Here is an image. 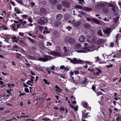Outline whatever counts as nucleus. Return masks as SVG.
Listing matches in <instances>:
<instances>
[{"label": "nucleus", "instance_id": "nucleus-7", "mask_svg": "<svg viewBox=\"0 0 121 121\" xmlns=\"http://www.w3.org/2000/svg\"><path fill=\"white\" fill-rule=\"evenodd\" d=\"M73 22L72 23V24L74 27H78L80 25L81 22L78 21Z\"/></svg>", "mask_w": 121, "mask_h": 121}, {"label": "nucleus", "instance_id": "nucleus-37", "mask_svg": "<svg viewBox=\"0 0 121 121\" xmlns=\"http://www.w3.org/2000/svg\"><path fill=\"white\" fill-rule=\"evenodd\" d=\"M74 46L76 48H79L81 47V45L80 44L77 43Z\"/></svg>", "mask_w": 121, "mask_h": 121}, {"label": "nucleus", "instance_id": "nucleus-21", "mask_svg": "<svg viewBox=\"0 0 121 121\" xmlns=\"http://www.w3.org/2000/svg\"><path fill=\"white\" fill-rule=\"evenodd\" d=\"M84 10L85 11H92V9L90 8L87 7H85L84 8Z\"/></svg>", "mask_w": 121, "mask_h": 121}, {"label": "nucleus", "instance_id": "nucleus-39", "mask_svg": "<svg viewBox=\"0 0 121 121\" xmlns=\"http://www.w3.org/2000/svg\"><path fill=\"white\" fill-rule=\"evenodd\" d=\"M108 109L109 110V117H111V114L112 110V109L110 108H108Z\"/></svg>", "mask_w": 121, "mask_h": 121}, {"label": "nucleus", "instance_id": "nucleus-4", "mask_svg": "<svg viewBox=\"0 0 121 121\" xmlns=\"http://www.w3.org/2000/svg\"><path fill=\"white\" fill-rule=\"evenodd\" d=\"M100 68H98L96 67L95 69V72H94L93 73L94 74V75L99 76L100 75L99 73L101 74L102 73V71L100 69Z\"/></svg>", "mask_w": 121, "mask_h": 121}, {"label": "nucleus", "instance_id": "nucleus-43", "mask_svg": "<svg viewBox=\"0 0 121 121\" xmlns=\"http://www.w3.org/2000/svg\"><path fill=\"white\" fill-rule=\"evenodd\" d=\"M83 107L85 108H87V103L86 102L84 103L83 104Z\"/></svg>", "mask_w": 121, "mask_h": 121}, {"label": "nucleus", "instance_id": "nucleus-19", "mask_svg": "<svg viewBox=\"0 0 121 121\" xmlns=\"http://www.w3.org/2000/svg\"><path fill=\"white\" fill-rule=\"evenodd\" d=\"M74 8L76 9H83L82 7L80 5H77L74 6Z\"/></svg>", "mask_w": 121, "mask_h": 121}, {"label": "nucleus", "instance_id": "nucleus-30", "mask_svg": "<svg viewBox=\"0 0 121 121\" xmlns=\"http://www.w3.org/2000/svg\"><path fill=\"white\" fill-rule=\"evenodd\" d=\"M43 80L45 84L48 85L50 84V83L48 82V81L46 79H43Z\"/></svg>", "mask_w": 121, "mask_h": 121}, {"label": "nucleus", "instance_id": "nucleus-29", "mask_svg": "<svg viewBox=\"0 0 121 121\" xmlns=\"http://www.w3.org/2000/svg\"><path fill=\"white\" fill-rule=\"evenodd\" d=\"M0 85L1 86H0V87H3L5 86V85L4 84V82L3 81H0Z\"/></svg>", "mask_w": 121, "mask_h": 121}, {"label": "nucleus", "instance_id": "nucleus-47", "mask_svg": "<svg viewBox=\"0 0 121 121\" xmlns=\"http://www.w3.org/2000/svg\"><path fill=\"white\" fill-rule=\"evenodd\" d=\"M8 49L9 50H10L11 51H15V49H14V48H13V46L12 47H10L9 49Z\"/></svg>", "mask_w": 121, "mask_h": 121}, {"label": "nucleus", "instance_id": "nucleus-34", "mask_svg": "<svg viewBox=\"0 0 121 121\" xmlns=\"http://www.w3.org/2000/svg\"><path fill=\"white\" fill-rule=\"evenodd\" d=\"M0 27L1 28H3L4 30H7L8 29L7 27L5 26L4 25H2L1 26H0Z\"/></svg>", "mask_w": 121, "mask_h": 121}, {"label": "nucleus", "instance_id": "nucleus-10", "mask_svg": "<svg viewBox=\"0 0 121 121\" xmlns=\"http://www.w3.org/2000/svg\"><path fill=\"white\" fill-rule=\"evenodd\" d=\"M104 40L102 39H99L97 41L96 43L97 45H99L100 44H102L104 43Z\"/></svg>", "mask_w": 121, "mask_h": 121}, {"label": "nucleus", "instance_id": "nucleus-42", "mask_svg": "<svg viewBox=\"0 0 121 121\" xmlns=\"http://www.w3.org/2000/svg\"><path fill=\"white\" fill-rule=\"evenodd\" d=\"M13 46V48H14V49H15V51H16L17 52V48H18V47H17V45H15Z\"/></svg>", "mask_w": 121, "mask_h": 121}, {"label": "nucleus", "instance_id": "nucleus-59", "mask_svg": "<svg viewBox=\"0 0 121 121\" xmlns=\"http://www.w3.org/2000/svg\"><path fill=\"white\" fill-rule=\"evenodd\" d=\"M60 111H64L65 110V109H64L63 107L60 108Z\"/></svg>", "mask_w": 121, "mask_h": 121}, {"label": "nucleus", "instance_id": "nucleus-53", "mask_svg": "<svg viewBox=\"0 0 121 121\" xmlns=\"http://www.w3.org/2000/svg\"><path fill=\"white\" fill-rule=\"evenodd\" d=\"M73 72L75 74H79V72L78 70H74Z\"/></svg>", "mask_w": 121, "mask_h": 121}, {"label": "nucleus", "instance_id": "nucleus-16", "mask_svg": "<svg viewBox=\"0 0 121 121\" xmlns=\"http://www.w3.org/2000/svg\"><path fill=\"white\" fill-rule=\"evenodd\" d=\"M61 24V22L60 21H56L54 23V25L55 26L57 27L60 26Z\"/></svg>", "mask_w": 121, "mask_h": 121}, {"label": "nucleus", "instance_id": "nucleus-32", "mask_svg": "<svg viewBox=\"0 0 121 121\" xmlns=\"http://www.w3.org/2000/svg\"><path fill=\"white\" fill-rule=\"evenodd\" d=\"M16 54L17 55L16 57L17 58L19 59H21V57H22V55L21 54L17 53H16Z\"/></svg>", "mask_w": 121, "mask_h": 121}, {"label": "nucleus", "instance_id": "nucleus-2", "mask_svg": "<svg viewBox=\"0 0 121 121\" xmlns=\"http://www.w3.org/2000/svg\"><path fill=\"white\" fill-rule=\"evenodd\" d=\"M64 41L67 43L71 45H73L75 42L74 38L73 37H70L67 36L65 38Z\"/></svg>", "mask_w": 121, "mask_h": 121}, {"label": "nucleus", "instance_id": "nucleus-1", "mask_svg": "<svg viewBox=\"0 0 121 121\" xmlns=\"http://www.w3.org/2000/svg\"><path fill=\"white\" fill-rule=\"evenodd\" d=\"M52 59L51 56L47 55H44V57H39L38 59L39 60L43 62H46Z\"/></svg>", "mask_w": 121, "mask_h": 121}, {"label": "nucleus", "instance_id": "nucleus-52", "mask_svg": "<svg viewBox=\"0 0 121 121\" xmlns=\"http://www.w3.org/2000/svg\"><path fill=\"white\" fill-rule=\"evenodd\" d=\"M6 92H7L8 93V94H10L11 95H12V94L11 93V92L10 91V90H7Z\"/></svg>", "mask_w": 121, "mask_h": 121}, {"label": "nucleus", "instance_id": "nucleus-17", "mask_svg": "<svg viewBox=\"0 0 121 121\" xmlns=\"http://www.w3.org/2000/svg\"><path fill=\"white\" fill-rule=\"evenodd\" d=\"M83 50L84 51H83L82 50H79L78 51V52H85V51L88 52L90 51V50H89V49H87L86 48H84V49H83Z\"/></svg>", "mask_w": 121, "mask_h": 121}, {"label": "nucleus", "instance_id": "nucleus-14", "mask_svg": "<svg viewBox=\"0 0 121 121\" xmlns=\"http://www.w3.org/2000/svg\"><path fill=\"white\" fill-rule=\"evenodd\" d=\"M102 11L104 13H106L108 12V10L107 8L106 7H104L103 8Z\"/></svg>", "mask_w": 121, "mask_h": 121}, {"label": "nucleus", "instance_id": "nucleus-13", "mask_svg": "<svg viewBox=\"0 0 121 121\" xmlns=\"http://www.w3.org/2000/svg\"><path fill=\"white\" fill-rule=\"evenodd\" d=\"M79 40L81 42H84L85 39V37L84 35H82L79 38Z\"/></svg>", "mask_w": 121, "mask_h": 121}, {"label": "nucleus", "instance_id": "nucleus-38", "mask_svg": "<svg viewBox=\"0 0 121 121\" xmlns=\"http://www.w3.org/2000/svg\"><path fill=\"white\" fill-rule=\"evenodd\" d=\"M28 39L30 40L31 42L32 43H34L35 42V40L34 39H32L30 37H28L27 38Z\"/></svg>", "mask_w": 121, "mask_h": 121}, {"label": "nucleus", "instance_id": "nucleus-40", "mask_svg": "<svg viewBox=\"0 0 121 121\" xmlns=\"http://www.w3.org/2000/svg\"><path fill=\"white\" fill-rule=\"evenodd\" d=\"M17 2L21 4H23L22 1L21 0H15Z\"/></svg>", "mask_w": 121, "mask_h": 121}, {"label": "nucleus", "instance_id": "nucleus-56", "mask_svg": "<svg viewBox=\"0 0 121 121\" xmlns=\"http://www.w3.org/2000/svg\"><path fill=\"white\" fill-rule=\"evenodd\" d=\"M78 106H76L75 108L74 107V108H73V109H74V110L75 111H78Z\"/></svg>", "mask_w": 121, "mask_h": 121}, {"label": "nucleus", "instance_id": "nucleus-22", "mask_svg": "<svg viewBox=\"0 0 121 121\" xmlns=\"http://www.w3.org/2000/svg\"><path fill=\"white\" fill-rule=\"evenodd\" d=\"M84 27L87 29H89L91 27L90 25L88 23L84 24Z\"/></svg>", "mask_w": 121, "mask_h": 121}, {"label": "nucleus", "instance_id": "nucleus-50", "mask_svg": "<svg viewBox=\"0 0 121 121\" xmlns=\"http://www.w3.org/2000/svg\"><path fill=\"white\" fill-rule=\"evenodd\" d=\"M78 63H79V64H81L82 63H83L84 62L83 60H82L80 59H79V60H78Z\"/></svg>", "mask_w": 121, "mask_h": 121}, {"label": "nucleus", "instance_id": "nucleus-54", "mask_svg": "<svg viewBox=\"0 0 121 121\" xmlns=\"http://www.w3.org/2000/svg\"><path fill=\"white\" fill-rule=\"evenodd\" d=\"M79 2H80L79 4H82V3L83 2V3H84V0H78Z\"/></svg>", "mask_w": 121, "mask_h": 121}, {"label": "nucleus", "instance_id": "nucleus-28", "mask_svg": "<svg viewBox=\"0 0 121 121\" xmlns=\"http://www.w3.org/2000/svg\"><path fill=\"white\" fill-rule=\"evenodd\" d=\"M105 6V4L103 3H100L97 4L98 7L100 8H102Z\"/></svg>", "mask_w": 121, "mask_h": 121}, {"label": "nucleus", "instance_id": "nucleus-64", "mask_svg": "<svg viewBox=\"0 0 121 121\" xmlns=\"http://www.w3.org/2000/svg\"><path fill=\"white\" fill-rule=\"evenodd\" d=\"M64 70L65 71H68L69 70V69L68 67H66L65 68V67Z\"/></svg>", "mask_w": 121, "mask_h": 121}, {"label": "nucleus", "instance_id": "nucleus-26", "mask_svg": "<svg viewBox=\"0 0 121 121\" xmlns=\"http://www.w3.org/2000/svg\"><path fill=\"white\" fill-rule=\"evenodd\" d=\"M28 57L29 59L30 60H35L36 59L35 57L32 56L28 55Z\"/></svg>", "mask_w": 121, "mask_h": 121}, {"label": "nucleus", "instance_id": "nucleus-36", "mask_svg": "<svg viewBox=\"0 0 121 121\" xmlns=\"http://www.w3.org/2000/svg\"><path fill=\"white\" fill-rule=\"evenodd\" d=\"M119 17H117L114 19V22L115 23H116L119 20Z\"/></svg>", "mask_w": 121, "mask_h": 121}, {"label": "nucleus", "instance_id": "nucleus-12", "mask_svg": "<svg viewBox=\"0 0 121 121\" xmlns=\"http://www.w3.org/2000/svg\"><path fill=\"white\" fill-rule=\"evenodd\" d=\"M76 82L78 84H81L82 81V79L80 77L78 76L76 78Z\"/></svg>", "mask_w": 121, "mask_h": 121}, {"label": "nucleus", "instance_id": "nucleus-8", "mask_svg": "<svg viewBox=\"0 0 121 121\" xmlns=\"http://www.w3.org/2000/svg\"><path fill=\"white\" fill-rule=\"evenodd\" d=\"M10 36L11 37H10L11 39H13V42H15L16 43H17L18 39H17V37L15 36Z\"/></svg>", "mask_w": 121, "mask_h": 121}, {"label": "nucleus", "instance_id": "nucleus-27", "mask_svg": "<svg viewBox=\"0 0 121 121\" xmlns=\"http://www.w3.org/2000/svg\"><path fill=\"white\" fill-rule=\"evenodd\" d=\"M19 44L21 46H23L25 45V43L22 40H20L19 41Z\"/></svg>", "mask_w": 121, "mask_h": 121}, {"label": "nucleus", "instance_id": "nucleus-41", "mask_svg": "<svg viewBox=\"0 0 121 121\" xmlns=\"http://www.w3.org/2000/svg\"><path fill=\"white\" fill-rule=\"evenodd\" d=\"M51 2L52 4H55L57 2L56 0H51Z\"/></svg>", "mask_w": 121, "mask_h": 121}, {"label": "nucleus", "instance_id": "nucleus-9", "mask_svg": "<svg viewBox=\"0 0 121 121\" xmlns=\"http://www.w3.org/2000/svg\"><path fill=\"white\" fill-rule=\"evenodd\" d=\"M50 54L51 55L54 56L61 55V54L59 52H56L55 51L51 52H50Z\"/></svg>", "mask_w": 121, "mask_h": 121}, {"label": "nucleus", "instance_id": "nucleus-23", "mask_svg": "<svg viewBox=\"0 0 121 121\" xmlns=\"http://www.w3.org/2000/svg\"><path fill=\"white\" fill-rule=\"evenodd\" d=\"M12 30L14 31H16L17 30V29L16 28V25L14 23L13 24L12 26Z\"/></svg>", "mask_w": 121, "mask_h": 121}, {"label": "nucleus", "instance_id": "nucleus-55", "mask_svg": "<svg viewBox=\"0 0 121 121\" xmlns=\"http://www.w3.org/2000/svg\"><path fill=\"white\" fill-rule=\"evenodd\" d=\"M112 66H113V65L112 64H111L110 65H106V67L108 68H109L110 67H112Z\"/></svg>", "mask_w": 121, "mask_h": 121}, {"label": "nucleus", "instance_id": "nucleus-44", "mask_svg": "<svg viewBox=\"0 0 121 121\" xmlns=\"http://www.w3.org/2000/svg\"><path fill=\"white\" fill-rule=\"evenodd\" d=\"M97 95L98 96H99L100 95H102L103 93L101 91H99L97 93Z\"/></svg>", "mask_w": 121, "mask_h": 121}, {"label": "nucleus", "instance_id": "nucleus-35", "mask_svg": "<svg viewBox=\"0 0 121 121\" xmlns=\"http://www.w3.org/2000/svg\"><path fill=\"white\" fill-rule=\"evenodd\" d=\"M87 82V79L85 78H84L83 79V81L81 82V83L82 84H85Z\"/></svg>", "mask_w": 121, "mask_h": 121}, {"label": "nucleus", "instance_id": "nucleus-11", "mask_svg": "<svg viewBox=\"0 0 121 121\" xmlns=\"http://www.w3.org/2000/svg\"><path fill=\"white\" fill-rule=\"evenodd\" d=\"M111 30V29L108 27L107 28L103 30V32L106 35H108L109 34Z\"/></svg>", "mask_w": 121, "mask_h": 121}, {"label": "nucleus", "instance_id": "nucleus-51", "mask_svg": "<svg viewBox=\"0 0 121 121\" xmlns=\"http://www.w3.org/2000/svg\"><path fill=\"white\" fill-rule=\"evenodd\" d=\"M24 90L26 93H28L29 92V89L27 88H25L24 89Z\"/></svg>", "mask_w": 121, "mask_h": 121}, {"label": "nucleus", "instance_id": "nucleus-25", "mask_svg": "<svg viewBox=\"0 0 121 121\" xmlns=\"http://www.w3.org/2000/svg\"><path fill=\"white\" fill-rule=\"evenodd\" d=\"M57 9L59 10H61L62 8V6L60 4H58L57 6Z\"/></svg>", "mask_w": 121, "mask_h": 121}, {"label": "nucleus", "instance_id": "nucleus-33", "mask_svg": "<svg viewBox=\"0 0 121 121\" xmlns=\"http://www.w3.org/2000/svg\"><path fill=\"white\" fill-rule=\"evenodd\" d=\"M88 113H86L85 114L84 112H83L82 113V117H83V118L84 119H85L86 118V117L88 115Z\"/></svg>", "mask_w": 121, "mask_h": 121}, {"label": "nucleus", "instance_id": "nucleus-5", "mask_svg": "<svg viewBox=\"0 0 121 121\" xmlns=\"http://www.w3.org/2000/svg\"><path fill=\"white\" fill-rule=\"evenodd\" d=\"M67 59L70 60L71 62L74 64H79V63H78V60L75 58H73V59H71L70 58H68Z\"/></svg>", "mask_w": 121, "mask_h": 121}, {"label": "nucleus", "instance_id": "nucleus-60", "mask_svg": "<svg viewBox=\"0 0 121 121\" xmlns=\"http://www.w3.org/2000/svg\"><path fill=\"white\" fill-rule=\"evenodd\" d=\"M10 1L11 4L13 6H14L15 5V3L13 2L12 0H10Z\"/></svg>", "mask_w": 121, "mask_h": 121}, {"label": "nucleus", "instance_id": "nucleus-58", "mask_svg": "<svg viewBox=\"0 0 121 121\" xmlns=\"http://www.w3.org/2000/svg\"><path fill=\"white\" fill-rule=\"evenodd\" d=\"M19 35L20 36L23 37V36L24 34L23 33L21 32H20L19 33Z\"/></svg>", "mask_w": 121, "mask_h": 121}, {"label": "nucleus", "instance_id": "nucleus-62", "mask_svg": "<svg viewBox=\"0 0 121 121\" xmlns=\"http://www.w3.org/2000/svg\"><path fill=\"white\" fill-rule=\"evenodd\" d=\"M21 16H22V17L24 18L27 17H28V16L26 14H24L23 15H21Z\"/></svg>", "mask_w": 121, "mask_h": 121}, {"label": "nucleus", "instance_id": "nucleus-15", "mask_svg": "<svg viewBox=\"0 0 121 121\" xmlns=\"http://www.w3.org/2000/svg\"><path fill=\"white\" fill-rule=\"evenodd\" d=\"M62 17V15L60 14H58L56 16V19L58 20H60Z\"/></svg>", "mask_w": 121, "mask_h": 121}, {"label": "nucleus", "instance_id": "nucleus-46", "mask_svg": "<svg viewBox=\"0 0 121 121\" xmlns=\"http://www.w3.org/2000/svg\"><path fill=\"white\" fill-rule=\"evenodd\" d=\"M56 50L57 52L59 51L60 49V48L59 47H57L56 48Z\"/></svg>", "mask_w": 121, "mask_h": 121}, {"label": "nucleus", "instance_id": "nucleus-48", "mask_svg": "<svg viewBox=\"0 0 121 121\" xmlns=\"http://www.w3.org/2000/svg\"><path fill=\"white\" fill-rule=\"evenodd\" d=\"M52 45V43H51L49 42H47V43L46 44V46H51Z\"/></svg>", "mask_w": 121, "mask_h": 121}, {"label": "nucleus", "instance_id": "nucleus-20", "mask_svg": "<svg viewBox=\"0 0 121 121\" xmlns=\"http://www.w3.org/2000/svg\"><path fill=\"white\" fill-rule=\"evenodd\" d=\"M55 88L56 89L55 90L56 91H58L60 92H61V89L57 85H56L55 86Z\"/></svg>", "mask_w": 121, "mask_h": 121}, {"label": "nucleus", "instance_id": "nucleus-3", "mask_svg": "<svg viewBox=\"0 0 121 121\" xmlns=\"http://www.w3.org/2000/svg\"><path fill=\"white\" fill-rule=\"evenodd\" d=\"M48 19L47 18L44 17H41L38 20V22L40 25H42L44 24L47 22Z\"/></svg>", "mask_w": 121, "mask_h": 121}, {"label": "nucleus", "instance_id": "nucleus-57", "mask_svg": "<svg viewBox=\"0 0 121 121\" xmlns=\"http://www.w3.org/2000/svg\"><path fill=\"white\" fill-rule=\"evenodd\" d=\"M67 28L69 30H70L71 29H72V27H70V26H68L67 27Z\"/></svg>", "mask_w": 121, "mask_h": 121}, {"label": "nucleus", "instance_id": "nucleus-24", "mask_svg": "<svg viewBox=\"0 0 121 121\" xmlns=\"http://www.w3.org/2000/svg\"><path fill=\"white\" fill-rule=\"evenodd\" d=\"M46 10L44 8H42L40 9V13L41 14H44Z\"/></svg>", "mask_w": 121, "mask_h": 121}, {"label": "nucleus", "instance_id": "nucleus-31", "mask_svg": "<svg viewBox=\"0 0 121 121\" xmlns=\"http://www.w3.org/2000/svg\"><path fill=\"white\" fill-rule=\"evenodd\" d=\"M97 34L98 35H99L100 36H103L101 30H100L98 31L97 32Z\"/></svg>", "mask_w": 121, "mask_h": 121}, {"label": "nucleus", "instance_id": "nucleus-61", "mask_svg": "<svg viewBox=\"0 0 121 121\" xmlns=\"http://www.w3.org/2000/svg\"><path fill=\"white\" fill-rule=\"evenodd\" d=\"M26 94L25 93H21L19 95V97H21L22 96L25 95Z\"/></svg>", "mask_w": 121, "mask_h": 121}, {"label": "nucleus", "instance_id": "nucleus-18", "mask_svg": "<svg viewBox=\"0 0 121 121\" xmlns=\"http://www.w3.org/2000/svg\"><path fill=\"white\" fill-rule=\"evenodd\" d=\"M92 20L93 22L96 24H99L100 23L99 21L96 19L92 18Z\"/></svg>", "mask_w": 121, "mask_h": 121}, {"label": "nucleus", "instance_id": "nucleus-49", "mask_svg": "<svg viewBox=\"0 0 121 121\" xmlns=\"http://www.w3.org/2000/svg\"><path fill=\"white\" fill-rule=\"evenodd\" d=\"M15 10L16 12V13L17 14H19L20 13V11L17 9L15 8Z\"/></svg>", "mask_w": 121, "mask_h": 121}, {"label": "nucleus", "instance_id": "nucleus-45", "mask_svg": "<svg viewBox=\"0 0 121 121\" xmlns=\"http://www.w3.org/2000/svg\"><path fill=\"white\" fill-rule=\"evenodd\" d=\"M42 120L44 121H48L49 120V119L48 118L45 117L42 118Z\"/></svg>", "mask_w": 121, "mask_h": 121}, {"label": "nucleus", "instance_id": "nucleus-63", "mask_svg": "<svg viewBox=\"0 0 121 121\" xmlns=\"http://www.w3.org/2000/svg\"><path fill=\"white\" fill-rule=\"evenodd\" d=\"M108 5L110 7H114V5L112 4H108Z\"/></svg>", "mask_w": 121, "mask_h": 121}, {"label": "nucleus", "instance_id": "nucleus-6", "mask_svg": "<svg viewBox=\"0 0 121 121\" xmlns=\"http://www.w3.org/2000/svg\"><path fill=\"white\" fill-rule=\"evenodd\" d=\"M62 4L64 7L66 8H69L70 6V4L68 2L65 1L62 2Z\"/></svg>", "mask_w": 121, "mask_h": 121}]
</instances>
